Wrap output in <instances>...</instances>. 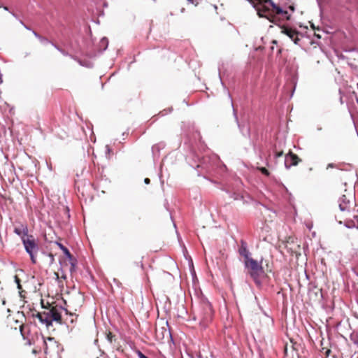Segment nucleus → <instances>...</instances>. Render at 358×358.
Wrapping results in <instances>:
<instances>
[{
	"mask_svg": "<svg viewBox=\"0 0 358 358\" xmlns=\"http://www.w3.org/2000/svg\"><path fill=\"white\" fill-rule=\"evenodd\" d=\"M213 315L211 304L208 302L202 303L201 309L196 311V317L199 320V324L206 327L207 323L210 321Z\"/></svg>",
	"mask_w": 358,
	"mask_h": 358,
	"instance_id": "20e7f679",
	"label": "nucleus"
},
{
	"mask_svg": "<svg viewBox=\"0 0 358 358\" xmlns=\"http://www.w3.org/2000/svg\"><path fill=\"white\" fill-rule=\"evenodd\" d=\"M357 255H358V250H357Z\"/></svg>",
	"mask_w": 358,
	"mask_h": 358,
	"instance_id": "58836bf2",
	"label": "nucleus"
},
{
	"mask_svg": "<svg viewBox=\"0 0 358 358\" xmlns=\"http://www.w3.org/2000/svg\"><path fill=\"white\" fill-rule=\"evenodd\" d=\"M14 233L20 237L22 241L24 236H30L28 234V227L26 224H21L20 227H15Z\"/></svg>",
	"mask_w": 358,
	"mask_h": 358,
	"instance_id": "9b49d317",
	"label": "nucleus"
},
{
	"mask_svg": "<svg viewBox=\"0 0 358 358\" xmlns=\"http://www.w3.org/2000/svg\"><path fill=\"white\" fill-rule=\"evenodd\" d=\"M163 148H164V145L162 143L154 145L152 147V151L153 155H155L157 154H159L160 149Z\"/></svg>",
	"mask_w": 358,
	"mask_h": 358,
	"instance_id": "2eb2a0df",
	"label": "nucleus"
},
{
	"mask_svg": "<svg viewBox=\"0 0 358 358\" xmlns=\"http://www.w3.org/2000/svg\"><path fill=\"white\" fill-rule=\"evenodd\" d=\"M47 341H50L54 345L57 346V342H56V341L55 340V338L53 337H48L47 339H44L43 340V343H44V345H45V347H44V352L45 354L48 353V345H47Z\"/></svg>",
	"mask_w": 358,
	"mask_h": 358,
	"instance_id": "ddd939ff",
	"label": "nucleus"
},
{
	"mask_svg": "<svg viewBox=\"0 0 358 358\" xmlns=\"http://www.w3.org/2000/svg\"><path fill=\"white\" fill-rule=\"evenodd\" d=\"M282 33L287 35L294 43V44H298V42L300 41L299 38V33L295 30L283 27L282 29Z\"/></svg>",
	"mask_w": 358,
	"mask_h": 358,
	"instance_id": "1a4fd4ad",
	"label": "nucleus"
},
{
	"mask_svg": "<svg viewBox=\"0 0 358 358\" xmlns=\"http://www.w3.org/2000/svg\"><path fill=\"white\" fill-rule=\"evenodd\" d=\"M259 170L261 171V172L266 175V176H268L269 175V172L266 169V168H264V167H262L259 169Z\"/></svg>",
	"mask_w": 358,
	"mask_h": 358,
	"instance_id": "6ab92c4d",
	"label": "nucleus"
},
{
	"mask_svg": "<svg viewBox=\"0 0 358 358\" xmlns=\"http://www.w3.org/2000/svg\"><path fill=\"white\" fill-rule=\"evenodd\" d=\"M51 43V44H52V46H54V47H55V48L58 51L59 50V49H60V48H59L57 45H55V44H54L53 43Z\"/></svg>",
	"mask_w": 358,
	"mask_h": 358,
	"instance_id": "bb28decb",
	"label": "nucleus"
},
{
	"mask_svg": "<svg viewBox=\"0 0 358 358\" xmlns=\"http://www.w3.org/2000/svg\"><path fill=\"white\" fill-rule=\"evenodd\" d=\"M245 266L250 268V275L255 280H257L259 278V274L263 273L262 262H258L252 258L249 259L248 261H245Z\"/></svg>",
	"mask_w": 358,
	"mask_h": 358,
	"instance_id": "423d86ee",
	"label": "nucleus"
},
{
	"mask_svg": "<svg viewBox=\"0 0 358 358\" xmlns=\"http://www.w3.org/2000/svg\"><path fill=\"white\" fill-rule=\"evenodd\" d=\"M22 242L26 252L30 257L31 262L36 264V256L39 250L37 241L32 235H30L29 236H24Z\"/></svg>",
	"mask_w": 358,
	"mask_h": 358,
	"instance_id": "7ed1b4c3",
	"label": "nucleus"
},
{
	"mask_svg": "<svg viewBox=\"0 0 358 358\" xmlns=\"http://www.w3.org/2000/svg\"><path fill=\"white\" fill-rule=\"evenodd\" d=\"M59 52H60L64 56H68L69 55V54L66 52H65L64 50H63L61 48L59 49Z\"/></svg>",
	"mask_w": 358,
	"mask_h": 358,
	"instance_id": "a878e982",
	"label": "nucleus"
},
{
	"mask_svg": "<svg viewBox=\"0 0 358 358\" xmlns=\"http://www.w3.org/2000/svg\"><path fill=\"white\" fill-rule=\"evenodd\" d=\"M3 82V80H2V75L1 73H0V84L2 83Z\"/></svg>",
	"mask_w": 358,
	"mask_h": 358,
	"instance_id": "7c9ffc66",
	"label": "nucleus"
},
{
	"mask_svg": "<svg viewBox=\"0 0 358 358\" xmlns=\"http://www.w3.org/2000/svg\"><path fill=\"white\" fill-rule=\"evenodd\" d=\"M19 22L23 27H24L25 24L22 20H19Z\"/></svg>",
	"mask_w": 358,
	"mask_h": 358,
	"instance_id": "473e14b6",
	"label": "nucleus"
},
{
	"mask_svg": "<svg viewBox=\"0 0 358 358\" xmlns=\"http://www.w3.org/2000/svg\"><path fill=\"white\" fill-rule=\"evenodd\" d=\"M144 182H145V184H149V183H150V179H148V178H145V179L144 180Z\"/></svg>",
	"mask_w": 358,
	"mask_h": 358,
	"instance_id": "cd10ccee",
	"label": "nucleus"
},
{
	"mask_svg": "<svg viewBox=\"0 0 358 358\" xmlns=\"http://www.w3.org/2000/svg\"><path fill=\"white\" fill-rule=\"evenodd\" d=\"M227 94H228V96L231 101V107L233 108V113H234V118L236 121L237 123H238V116H237V113L234 108V105H233V102H232V98H231V94H229V91L227 90ZM238 126L239 128H241V126L239 124H238Z\"/></svg>",
	"mask_w": 358,
	"mask_h": 358,
	"instance_id": "f3484780",
	"label": "nucleus"
},
{
	"mask_svg": "<svg viewBox=\"0 0 358 358\" xmlns=\"http://www.w3.org/2000/svg\"><path fill=\"white\" fill-rule=\"evenodd\" d=\"M138 358H148L147 356H145L144 354H143L141 351H138Z\"/></svg>",
	"mask_w": 358,
	"mask_h": 358,
	"instance_id": "4be33fe9",
	"label": "nucleus"
},
{
	"mask_svg": "<svg viewBox=\"0 0 358 358\" xmlns=\"http://www.w3.org/2000/svg\"><path fill=\"white\" fill-rule=\"evenodd\" d=\"M261 17H266L271 22H276V15H281L283 20H290V14L282 7L278 6L273 0H263L257 9Z\"/></svg>",
	"mask_w": 358,
	"mask_h": 358,
	"instance_id": "f257e3e1",
	"label": "nucleus"
},
{
	"mask_svg": "<svg viewBox=\"0 0 358 358\" xmlns=\"http://www.w3.org/2000/svg\"><path fill=\"white\" fill-rule=\"evenodd\" d=\"M298 157L292 152H289L285 157V166L286 169H289L292 166H296L298 164Z\"/></svg>",
	"mask_w": 358,
	"mask_h": 358,
	"instance_id": "6e6552de",
	"label": "nucleus"
},
{
	"mask_svg": "<svg viewBox=\"0 0 358 358\" xmlns=\"http://www.w3.org/2000/svg\"><path fill=\"white\" fill-rule=\"evenodd\" d=\"M282 154H283L282 151L276 152L275 154V158H279V157H280L282 155Z\"/></svg>",
	"mask_w": 358,
	"mask_h": 358,
	"instance_id": "5701e85b",
	"label": "nucleus"
},
{
	"mask_svg": "<svg viewBox=\"0 0 358 358\" xmlns=\"http://www.w3.org/2000/svg\"><path fill=\"white\" fill-rule=\"evenodd\" d=\"M345 192H347L345 190ZM355 196L352 192H346L342 195L338 200L339 208L341 211H350L353 208Z\"/></svg>",
	"mask_w": 358,
	"mask_h": 358,
	"instance_id": "39448f33",
	"label": "nucleus"
},
{
	"mask_svg": "<svg viewBox=\"0 0 358 358\" xmlns=\"http://www.w3.org/2000/svg\"><path fill=\"white\" fill-rule=\"evenodd\" d=\"M10 13H11V15H12L14 17H15L16 19H17V16L14 13H13V12H10Z\"/></svg>",
	"mask_w": 358,
	"mask_h": 358,
	"instance_id": "c85d7f7f",
	"label": "nucleus"
},
{
	"mask_svg": "<svg viewBox=\"0 0 358 358\" xmlns=\"http://www.w3.org/2000/svg\"><path fill=\"white\" fill-rule=\"evenodd\" d=\"M24 27L26 29H27V30H30V28H29V27H28L27 25H24Z\"/></svg>",
	"mask_w": 358,
	"mask_h": 358,
	"instance_id": "f704fd0d",
	"label": "nucleus"
},
{
	"mask_svg": "<svg viewBox=\"0 0 358 358\" xmlns=\"http://www.w3.org/2000/svg\"><path fill=\"white\" fill-rule=\"evenodd\" d=\"M72 58L74 59L75 60H76L80 66H85L87 68H92L93 66V64L91 62H83V61H81L80 59H76L73 57H72Z\"/></svg>",
	"mask_w": 358,
	"mask_h": 358,
	"instance_id": "dca6fc26",
	"label": "nucleus"
},
{
	"mask_svg": "<svg viewBox=\"0 0 358 358\" xmlns=\"http://www.w3.org/2000/svg\"><path fill=\"white\" fill-rule=\"evenodd\" d=\"M32 33L35 36V37H36L38 39L41 38V36L38 34H37L35 31H32Z\"/></svg>",
	"mask_w": 358,
	"mask_h": 358,
	"instance_id": "b1692460",
	"label": "nucleus"
},
{
	"mask_svg": "<svg viewBox=\"0 0 358 358\" xmlns=\"http://www.w3.org/2000/svg\"><path fill=\"white\" fill-rule=\"evenodd\" d=\"M328 167H333V164H329Z\"/></svg>",
	"mask_w": 358,
	"mask_h": 358,
	"instance_id": "c9c22d12",
	"label": "nucleus"
},
{
	"mask_svg": "<svg viewBox=\"0 0 358 358\" xmlns=\"http://www.w3.org/2000/svg\"><path fill=\"white\" fill-rule=\"evenodd\" d=\"M189 3L197 5L199 3L200 0H187Z\"/></svg>",
	"mask_w": 358,
	"mask_h": 358,
	"instance_id": "412c9836",
	"label": "nucleus"
},
{
	"mask_svg": "<svg viewBox=\"0 0 358 358\" xmlns=\"http://www.w3.org/2000/svg\"><path fill=\"white\" fill-rule=\"evenodd\" d=\"M238 252L240 255L243 257L245 259V261H248L249 259H250V252L248 248V245L244 241H241V246L238 249Z\"/></svg>",
	"mask_w": 358,
	"mask_h": 358,
	"instance_id": "9d476101",
	"label": "nucleus"
},
{
	"mask_svg": "<svg viewBox=\"0 0 358 358\" xmlns=\"http://www.w3.org/2000/svg\"><path fill=\"white\" fill-rule=\"evenodd\" d=\"M57 307H52L48 311H43L33 314V317H36L38 320L42 325L49 328L52 324V322H57L61 324L62 315L60 310Z\"/></svg>",
	"mask_w": 358,
	"mask_h": 358,
	"instance_id": "f03ea898",
	"label": "nucleus"
},
{
	"mask_svg": "<svg viewBox=\"0 0 358 358\" xmlns=\"http://www.w3.org/2000/svg\"><path fill=\"white\" fill-rule=\"evenodd\" d=\"M57 245L59 248V249L62 251L65 257L69 259L71 262V264L72 266H74V263L73 262V257L69 250L63 245L61 243L56 242Z\"/></svg>",
	"mask_w": 358,
	"mask_h": 358,
	"instance_id": "f8f14e48",
	"label": "nucleus"
},
{
	"mask_svg": "<svg viewBox=\"0 0 358 358\" xmlns=\"http://www.w3.org/2000/svg\"><path fill=\"white\" fill-rule=\"evenodd\" d=\"M15 281L17 285V288L19 289H21L20 280L16 275L15 276Z\"/></svg>",
	"mask_w": 358,
	"mask_h": 358,
	"instance_id": "aec40b11",
	"label": "nucleus"
},
{
	"mask_svg": "<svg viewBox=\"0 0 358 358\" xmlns=\"http://www.w3.org/2000/svg\"><path fill=\"white\" fill-rule=\"evenodd\" d=\"M101 45L104 47L103 48V50H105L107 47H108V39L106 38H103L101 40Z\"/></svg>",
	"mask_w": 358,
	"mask_h": 358,
	"instance_id": "a211bd4d",
	"label": "nucleus"
},
{
	"mask_svg": "<svg viewBox=\"0 0 358 358\" xmlns=\"http://www.w3.org/2000/svg\"><path fill=\"white\" fill-rule=\"evenodd\" d=\"M106 148H107V150H108V151H110V149H109L108 145H106Z\"/></svg>",
	"mask_w": 358,
	"mask_h": 358,
	"instance_id": "e433bc0d",
	"label": "nucleus"
},
{
	"mask_svg": "<svg viewBox=\"0 0 358 358\" xmlns=\"http://www.w3.org/2000/svg\"><path fill=\"white\" fill-rule=\"evenodd\" d=\"M356 101H357V104H358V97H357V99H356Z\"/></svg>",
	"mask_w": 358,
	"mask_h": 358,
	"instance_id": "4c0bfd02",
	"label": "nucleus"
},
{
	"mask_svg": "<svg viewBox=\"0 0 358 358\" xmlns=\"http://www.w3.org/2000/svg\"><path fill=\"white\" fill-rule=\"evenodd\" d=\"M39 40H40L41 42H46V43H51V42H50L48 39H46L45 38L42 37V36H41V38H40Z\"/></svg>",
	"mask_w": 358,
	"mask_h": 358,
	"instance_id": "393cba45",
	"label": "nucleus"
},
{
	"mask_svg": "<svg viewBox=\"0 0 358 358\" xmlns=\"http://www.w3.org/2000/svg\"><path fill=\"white\" fill-rule=\"evenodd\" d=\"M3 8L6 11H9V9L7 6H3Z\"/></svg>",
	"mask_w": 358,
	"mask_h": 358,
	"instance_id": "c756f323",
	"label": "nucleus"
},
{
	"mask_svg": "<svg viewBox=\"0 0 358 358\" xmlns=\"http://www.w3.org/2000/svg\"><path fill=\"white\" fill-rule=\"evenodd\" d=\"M1 303L3 305H5L6 304V300L4 299H1Z\"/></svg>",
	"mask_w": 358,
	"mask_h": 358,
	"instance_id": "2f4dec72",
	"label": "nucleus"
},
{
	"mask_svg": "<svg viewBox=\"0 0 358 358\" xmlns=\"http://www.w3.org/2000/svg\"><path fill=\"white\" fill-rule=\"evenodd\" d=\"M166 327H156L155 329V338L159 342H164L165 339H172V336L170 330L168 329V322L166 323Z\"/></svg>",
	"mask_w": 358,
	"mask_h": 358,
	"instance_id": "0eeeda50",
	"label": "nucleus"
},
{
	"mask_svg": "<svg viewBox=\"0 0 358 358\" xmlns=\"http://www.w3.org/2000/svg\"><path fill=\"white\" fill-rule=\"evenodd\" d=\"M29 55V52H25V53H24V57H28Z\"/></svg>",
	"mask_w": 358,
	"mask_h": 358,
	"instance_id": "72a5a7b5",
	"label": "nucleus"
},
{
	"mask_svg": "<svg viewBox=\"0 0 358 358\" xmlns=\"http://www.w3.org/2000/svg\"><path fill=\"white\" fill-rule=\"evenodd\" d=\"M350 341L358 347V333L352 331L350 335Z\"/></svg>",
	"mask_w": 358,
	"mask_h": 358,
	"instance_id": "4468645a",
	"label": "nucleus"
}]
</instances>
